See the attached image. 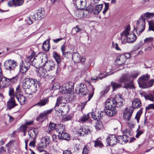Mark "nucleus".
<instances>
[{
    "label": "nucleus",
    "mask_w": 154,
    "mask_h": 154,
    "mask_svg": "<svg viewBox=\"0 0 154 154\" xmlns=\"http://www.w3.org/2000/svg\"><path fill=\"white\" fill-rule=\"evenodd\" d=\"M130 27L129 25L126 26L124 30L121 33V39L122 44H125L127 42L132 43L135 41L136 35L130 31Z\"/></svg>",
    "instance_id": "1"
},
{
    "label": "nucleus",
    "mask_w": 154,
    "mask_h": 154,
    "mask_svg": "<svg viewBox=\"0 0 154 154\" xmlns=\"http://www.w3.org/2000/svg\"><path fill=\"white\" fill-rule=\"evenodd\" d=\"M53 88L54 90L60 88V91L62 93L71 94L73 92L74 90V86L72 83H68L63 84L60 87L58 83H56L54 84Z\"/></svg>",
    "instance_id": "2"
},
{
    "label": "nucleus",
    "mask_w": 154,
    "mask_h": 154,
    "mask_svg": "<svg viewBox=\"0 0 154 154\" xmlns=\"http://www.w3.org/2000/svg\"><path fill=\"white\" fill-rule=\"evenodd\" d=\"M35 53L34 52H32L31 55L29 56L27 59L29 61L31 60V59L33 57H34L32 62V65L36 68H38L40 66H42L43 65L42 63L43 61L42 60L43 58L41 59V58L37 56H35Z\"/></svg>",
    "instance_id": "3"
},
{
    "label": "nucleus",
    "mask_w": 154,
    "mask_h": 154,
    "mask_svg": "<svg viewBox=\"0 0 154 154\" xmlns=\"http://www.w3.org/2000/svg\"><path fill=\"white\" fill-rule=\"evenodd\" d=\"M145 19L143 15H141L138 20L137 21L136 29L137 32L141 33L144 29Z\"/></svg>",
    "instance_id": "4"
},
{
    "label": "nucleus",
    "mask_w": 154,
    "mask_h": 154,
    "mask_svg": "<svg viewBox=\"0 0 154 154\" xmlns=\"http://www.w3.org/2000/svg\"><path fill=\"white\" fill-rule=\"evenodd\" d=\"M150 79V76L147 74L142 75L138 80V83L140 88H146V83Z\"/></svg>",
    "instance_id": "5"
},
{
    "label": "nucleus",
    "mask_w": 154,
    "mask_h": 154,
    "mask_svg": "<svg viewBox=\"0 0 154 154\" xmlns=\"http://www.w3.org/2000/svg\"><path fill=\"white\" fill-rule=\"evenodd\" d=\"M130 57V55L129 53H126L117 57L116 60V64L120 65L124 63L126 60Z\"/></svg>",
    "instance_id": "6"
},
{
    "label": "nucleus",
    "mask_w": 154,
    "mask_h": 154,
    "mask_svg": "<svg viewBox=\"0 0 154 154\" xmlns=\"http://www.w3.org/2000/svg\"><path fill=\"white\" fill-rule=\"evenodd\" d=\"M59 126L62 127L59 128L58 131V137L59 139L66 140L69 137L68 134L64 132L65 129V126L63 124H60Z\"/></svg>",
    "instance_id": "7"
},
{
    "label": "nucleus",
    "mask_w": 154,
    "mask_h": 154,
    "mask_svg": "<svg viewBox=\"0 0 154 154\" xmlns=\"http://www.w3.org/2000/svg\"><path fill=\"white\" fill-rule=\"evenodd\" d=\"M35 79H30L29 78H26L24 79L22 82V87L24 89L29 88L32 85V84L34 83V81Z\"/></svg>",
    "instance_id": "8"
},
{
    "label": "nucleus",
    "mask_w": 154,
    "mask_h": 154,
    "mask_svg": "<svg viewBox=\"0 0 154 154\" xmlns=\"http://www.w3.org/2000/svg\"><path fill=\"white\" fill-rule=\"evenodd\" d=\"M4 65L7 69L11 71L14 70L17 66V63L14 60H8L5 63Z\"/></svg>",
    "instance_id": "9"
},
{
    "label": "nucleus",
    "mask_w": 154,
    "mask_h": 154,
    "mask_svg": "<svg viewBox=\"0 0 154 154\" xmlns=\"http://www.w3.org/2000/svg\"><path fill=\"white\" fill-rule=\"evenodd\" d=\"M116 103L115 99L111 98L106 100L105 104V108L116 109Z\"/></svg>",
    "instance_id": "10"
},
{
    "label": "nucleus",
    "mask_w": 154,
    "mask_h": 154,
    "mask_svg": "<svg viewBox=\"0 0 154 154\" xmlns=\"http://www.w3.org/2000/svg\"><path fill=\"white\" fill-rule=\"evenodd\" d=\"M133 111L134 109L133 107L131 106L127 107L124 111L123 114L124 118L126 119H130Z\"/></svg>",
    "instance_id": "11"
},
{
    "label": "nucleus",
    "mask_w": 154,
    "mask_h": 154,
    "mask_svg": "<svg viewBox=\"0 0 154 154\" xmlns=\"http://www.w3.org/2000/svg\"><path fill=\"white\" fill-rule=\"evenodd\" d=\"M30 63L29 62L22 63L20 67V70L22 73H25L29 69Z\"/></svg>",
    "instance_id": "12"
},
{
    "label": "nucleus",
    "mask_w": 154,
    "mask_h": 154,
    "mask_svg": "<svg viewBox=\"0 0 154 154\" xmlns=\"http://www.w3.org/2000/svg\"><path fill=\"white\" fill-rule=\"evenodd\" d=\"M17 104L16 103L14 97H11L7 102V108L11 110L17 106Z\"/></svg>",
    "instance_id": "13"
},
{
    "label": "nucleus",
    "mask_w": 154,
    "mask_h": 154,
    "mask_svg": "<svg viewBox=\"0 0 154 154\" xmlns=\"http://www.w3.org/2000/svg\"><path fill=\"white\" fill-rule=\"evenodd\" d=\"M106 140L109 145L110 146H113L117 143V137L114 135H109L107 137Z\"/></svg>",
    "instance_id": "14"
},
{
    "label": "nucleus",
    "mask_w": 154,
    "mask_h": 154,
    "mask_svg": "<svg viewBox=\"0 0 154 154\" xmlns=\"http://www.w3.org/2000/svg\"><path fill=\"white\" fill-rule=\"evenodd\" d=\"M9 79L4 76H2L0 78V88L8 87L10 84Z\"/></svg>",
    "instance_id": "15"
},
{
    "label": "nucleus",
    "mask_w": 154,
    "mask_h": 154,
    "mask_svg": "<svg viewBox=\"0 0 154 154\" xmlns=\"http://www.w3.org/2000/svg\"><path fill=\"white\" fill-rule=\"evenodd\" d=\"M24 0H10L8 2L9 7H17L22 5L23 3Z\"/></svg>",
    "instance_id": "16"
},
{
    "label": "nucleus",
    "mask_w": 154,
    "mask_h": 154,
    "mask_svg": "<svg viewBox=\"0 0 154 154\" xmlns=\"http://www.w3.org/2000/svg\"><path fill=\"white\" fill-rule=\"evenodd\" d=\"M44 69L47 71H50L53 70L55 68V63L52 61H49L46 62L45 63L42 65Z\"/></svg>",
    "instance_id": "17"
},
{
    "label": "nucleus",
    "mask_w": 154,
    "mask_h": 154,
    "mask_svg": "<svg viewBox=\"0 0 154 154\" xmlns=\"http://www.w3.org/2000/svg\"><path fill=\"white\" fill-rule=\"evenodd\" d=\"M36 71L37 76L41 78H46L48 76L47 71L42 67L37 69Z\"/></svg>",
    "instance_id": "18"
},
{
    "label": "nucleus",
    "mask_w": 154,
    "mask_h": 154,
    "mask_svg": "<svg viewBox=\"0 0 154 154\" xmlns=\"http://www.w3.org/2000/svg\"><path fill=\"white\" fill-rule=\"evenodd\" d=\"M78 90L79 94L82 96L86 95L88 91L86 85L82 83L80 84Z\"/></svg>",
    "instance_id": "19"
},
{
    "label": "nucleus",
    "mask_w": 154,
    "mask_h": 154,
    "mask_svg": "<svg viewBox=\"0 0 154 154\" xmlns=\"http://www.w3.org/2000/svg\"><path fill=\"white\" fill-rule=\"evenodd\" d=\"M90 132V130L88 127H81L78 130V133L80 136H84Z\"/></svg>",
    "instance_id": "20"
},
{
    "label": "nucleus",
    "mask_w": 154,
    "mask_h": 154,
    "mask_svg": "<svg viewBox=\"0 0 154 154\" xmlns=\"http://www.w3.org/2000/svg\"><path fill=\"white\" fill-rule=\"evenodd\" d=\"M75 3L76 7L81 9H84L87 6L86 0H75Z\"/></svg>",
    "instance_id": "21"
},
{
    "label": "nucleus",
    "mask_w": 154,
    "mask_h": 154,
    "mask_svg": "<svg viewBox=\"0 0 154 154\" xmlns=\"http://www.w3.org/2000/svg\"><path fill=\"white\" fill-rule=\"evenodd\" d=\"M101 112L97 110L89 113L91 115V118L94 120L97 121L100 120L101 117Z\"/></svg>",
    "instance_id": "22"
},
{
    "label": "nucleus",
    "mask_w": 154,
    "mask_h": 154,
    "mask_svg": "<svg viewBox=\"0 0 154 154\" xmlns=\"http://www.w3.org/2000/svg\"><path fill=\"white\" fill-rule=\"evenodd\" d=\"M50 141L49 137H45L41 139V142L39 143V145L43 147H45L49 143Z\"/></svg>",
    "instance_id": "23"
},
{
    "label": "nucleus",
    "mask_w": 154,
    "mask_h": 154,
    "mask_svg": "<svg viewBox=\"0 0 154 154\" xmlns=\"http://www.w3.org/2000/svg\"><path fill=\"white\" fill-rule=\"evenodd\" d=\"M67 101L65 98L62 97H58L57 100V102L55 106L58 107L60 105H61L62 106H65V104L66 103Z\"/></svg>",
    "instance_id": "24"
},
{
    "label": "nucleus",
    "mask_w": 154,
    "mask_h": 154,
    "mask_svg": "<svg viewBox=\"0 0 154 154\" xmlns=\"http://www.w3.org/2000/svg\"><path fill=\"white\" fill-rule=\"evenodd\" d=\"M142 103L140 100L138 98L134 99L132 101V106L133 109L139 108L141 106Z\"/></svg>",
    "instance_id": "25"
},
{
    "label": "nucleus",
    "mask_w": 154,
    "mask_h": 154,
    "mask_svg": "<svg viewBox=\"0 0 154 154\" xmlns=\"http://www.w3.org/2000/svg\"><path fill=\"white\" fill-rule=\"evenodd\" d=\"M129 75L128 74H124L120 77L119 82L120 83H125L129 80Z\"/></svg>",
    "instance_id": "26"
},
{
    "label": "nucleus",
    "mask_w": 154,
    "mask_h": 154,
    "mask_svg": "<svg viewBox=\"0 0 154 154\" xmlns=\"http://www.w3.org/2000/svg\"><path fill=\"white\" fill-rule=\"evenodd\" d=\"M115 100L116 101V106L117 107H121L124 104L125 100L123 98L119 96L118 97L116 98Z\"/></svg>",
    "instance_id": "27"
},
{
    "label": "nucleus",
    "mask_w": 154,
    "mask_h": 154,
    "mask_svg": "<svg viewBox=\"0 0 154 154\" xmlns=\"http://www.w3.org/2000/svg\"><path fill=\"white\" fill-rule=\"evenodd\" d=\"M105 111L107 115L110 116H114L116 113V109L105 108Z\"/></svg>",
    "instance_id": "28"
},
{
    "label": "nucleus",
    "mask_w": 154,
    "mask_h": 154,
    "mask_svg": "<svg viewBox=\"0 0 154 154\" xmlns=\"http://www.w3.org/2000/svg\"><path fill=\"white\" fill-rule=\"evenodd\" d=\"M16 97L20 105H23L25 103V97L22 94H17Z\"/></svg>",
    "instance_id": "29"
},
{
    "label": "nucleus",
    "mask_w": 154,
    "mask_h": 154,
    "mask_svg": "<svg viewBox=\"0 0 154 154\" xmlns=\"http://www.w3.org/2000/svg\"><path fill=\"white\" fill-rule=\"evenodd\" d=\"M49 102V97L43 98L41 99L40 101L36 104L35 105L39 106H44L48 104Z\"/></svg>",
    "instance_id": "30"
},
{
    "label": "nucleus",
    "mask_w": 154,
    "mask_h": 154,
    "mask_svg": "<svg viewBox=\"0 0 154 154\" xmlns=\"http://www.w3.org/2000/svg\"><path fill=\"white\" fill-rule=\"evenodd\" d=\"M57 127L55 124L50 122L48 128V133H50L54 130L56 132L59 131V129L57 128Z\"/></svg>",
    "instance_id": "31"
},
{
    "label": "nucleus",
    "mask_w": 154,
    "mask_h": 154,
    "mask_svg": "<svg viewBox=\"0 0 154 154\" xmlns=\"http://www.w3.org/2000/svg\"><path fill=\"white\" fill-rule=\"evenodd\" d=\"M80 55L77 53H74L72 56V58L74 63H78L80 61Z\"/></svg>",
    "instance_id": "32"
},
{
    "label": "nucleus",
    "mask_w": 154,
    "mask_h": 154,
    "mask_svg": "<svg viewBox=\"0 0 154 154\" xmlns=\"http://www.w3.org/2000/svg\"><path fill=\"white\" fill-rule=\"evenodd\" d=\"M123 88L126 89H133L134 88L135 86L133 82L131 81L128 83L125 84Z\"/></svg>",
    "instance_id": "33"
},
{
    "label": "nucleus",
    "mask_w": 154,
    "mask_h": 154,
    "mask_svg": "<svg viewBox=\"0 0 154 154\" xmlns=\"http://www.w3.org/2000/svg\"><path fill=\"white\" fill-rule=\"evenodd\" d=\"M38 82L35 80V81H34V83L32 84V85L30 87V90L32 93H35L37 91V84Z\"/></svg>",
    "instance_id": "34"
},
{
    "label": "nucleus",
    "mask_w": 154,
    "mask_h": 154,
    "mask_svg": "<svg viewBox=\"0 0 154 154\" xmlns=\"http://www.w3.org/2000/svg\"><path fill=\"white\" fill-rule=\"evenodd\" d=\"M50 48V43L49 41H46L43 44L42 49L44 51H48Z\"/></svg>",
    "instance_id": "35"
},
{
    "label": "nucleus",
    "mask_w": 154,
    "mask_h": 154,
    "mask_svg": "<svg viewBox=\"0 0 154 154\" xmlns=\"http://www.w3.org/2000/svg\"><path fill=\"white\" fill-rule=\"evenodd\" d=\"M103 5L102 4L97 5L96 6L94 10L93 11V13L95 14H98L101 10Z\"/></svg>",
    "instance_id": "36"
},
{
    "label": "nucleus",
    "mask_w": 154,
    "mask_h": 154,
    "mask_svg": "<svg viewBox=\"0 0 154 154\" xmlns=\"http://www.w3.org/2000/svg\"><path fill=\"white\" fill-rule=\"evenodd\" d=\"M37 134L36 130L35 129H31L28 131V134L30 137L35 138L36 137Z\"/></svg>",
    "instance_id": "37"
},
{
    "label": "nucleus",
    "mask_w": 154,
    "mask_h": 154,
    "mask_svg": "<svg viewBox=\"0 0 154 154\" xmlns=\"http://www.w3.org/2000/svg\"><path fill=\"white\" fill-rule=\"evenodd\" d=\"M139 72L138 71H134L131 72L130 75H129V79L136 78L139 75Z\"/></svg>",
    "instance_id": "38"
},
{
    "label": "nucleus",
    "mask_w": 154,
    "mask_h": 154,
    "mask_svg": "<svg viewBox=\"0 0 154 154\" xmlns=\"http://www.w3.org/2000/svg\"><path fill=\"white\" fill-rule=\"evenodd\" d=\"M111 85L112 86L113 90L118 88H121L122 86L121 83H119L114 82H111Z\"/></svg>",
    "instance_id": "39"
},
{
    "label": "nucleus",
    "mask_w": 154,
    "mask_h": 154,
    "mask_svg": "<svg viewBox=\"0 0 154 154\" xmlns=\"http://www.w3.org/2000/svg\"><path fill=\"white\" fill-rule=\"evenodd\" d=\"M36 14L37 15V19L38 20H41L44 17V11H43L39 10H38Z\"/></svg>",
    "instance_id": "40"
},
{
    "label": "nucleus",
    "mask_w": 154,
    "mask_h": 154,
    "mask_svg": "<svg viewBox=\"0 0 154 154\" xmlns=\"http://www.w3.org/2000/svg\"><path fill=\"white\" fill-rule=\"evenodd\" d=\"M53 57L57 63H59L61 61V58L59 55L56 52H54L53 54Z\"/></svg>",
    "instance_id": "41"
},
{
    "label": "nucleus",
    "mask_w": 154,
    "mask_h": 154,
    "mask_svg": "<svg viewBox=\"0 0 154 154\" xmlns=\"http://www.w3.org/2000/svg\"><path fill=\"white\" fill-rule=\"evenodd\" d=\"M93 9V7L91 6H90L88 7L85 10H83V16L84 17L85 16L87 15L89 13H91Z\"/></svg>",
    "instance_id": "42"
},
{
    "label": "nucleus",
    "mask_w": 154,
    "mask_h": 154,
    "mask_svg": "<svg viewBox=\"0 0 154 154\" xmlns=\"http://www.w3.org/2000/svg\"><path fill=\"white\" fill-rule=\"evenodd\" d=\"M95 127L97 130H99L102 129L103 125L102 122L99 120L97 121L96 123Z\"/></svg>",
    "instance_id": "43"
},
{
    "label": "nucleus",
    "mask_w": 154,
    "mask_h": 154,
    "mask_svg": "<svg viewBox=\"0 0 154 154\" xmlns=\"http://www.w3.org/2000/svg\"><path fill=\"white\" fill-rule=\"evenodd\" d=\"M117 142L120 144H124L127 142V140H125L124 141L123 137L122 136H119L117 137Z\"/></svg>",
    "instance_id": "44"
},
{
    "label": "nucleus",
    "mask_w": 154,
    "mask_h": 154,
    "mask_svg": "<svg viewBox=\"0 0 154 154\" xmlns=\"http://www.w3.org/2000/svg\"><path fill=\"white\" fill-rule=\"evenodd\" d=\"M9 95L10 97H16V94L15 93L14 88L11 87L9 88Z\"/></svg>",
    "instance_id": "45"
},
{
    "label": "nucleus",
    "mask_w": 154,
    "mask_h": 154,
    "mask_svg": "<svg viewBox=\"0 0 154 154\" xmlns=\"http://www.w3.org/2000/svg\"><path fill=\"white\" fill-rule=\"evenodd\" d=\"M83 12L82 9L78 11V12H76V14L75 15L76 17L79 19L83 17H84L83 16Z\"/></svg>",
    "instance_id": "46"
},
{
    "label": "nucleus",
    "mask_w": 154,
    "mask_h": 154,
    "mask_svg": "<svg viewBox=\"0 0 154 154\" xmlns=\"http://www.w3.org/2000/svg\"><path fill=\"white\" fill-rule=\"evenodd\" d=\"M55 109L56 111L55 114L58 116H62L63 115V111L62 110L58 109V107L56 106H55Z\"/></svg>",
    "instance_id": "47"
},
{
    "label": "nucleus",
    "mask_w": 154,
    "mask_h": 154,
    "mask_svg": "<svg viewBox=\"0 0 154 154\" xmlns=\"http://www.w3.org/2000/svg\"><path fill=\"white\" fill-rule=\"evenodd\" d=\"M18 79V77L17 75L13 77L11 79H9L10 84H13L16 83Z\"/></svg>",
    "instance_id": "48"
},
{
    "label": "nucleus",
    "mask_w": 154,
    "mask_h": 154,
    "mask_svg": "<svg viewBox=\"0 0 154 154\" xmlns=\"http://www.w3.org/2000/svg\"><path fill=\"white\" fill-rule=\"evenodd\" d=\"M89 116L90 113H88L87 115H83L82 116L80 120L82 122H85L89 119Z\"/></svg>",
    "instance_id": "49"
},
{
    "label": "nucleus",
    "mask_w": 154,
    "mask_h": 154,
    "mask_svg": "<svg viewBox=\"0 0 154 154\" xmlns=\"http://www.w3.org/2000/svg\"><path fill=\"white\" fill-rule=\"evenodd\" d=\"M143 111L142 109H141L137 112L135 116V119H136L138 123L139 122V120L140 116Z\"/></svg>",
    "instance_id": "50"
},
{
    "label": "nucleus",
    "mask_w": 154,
    "mask_h": 154,
    "mask_svg": "<svg viewBox=\"0 0 154 154\" xmlns=\"http://www.w3.org/2000/svg\"><path fill=\"white\" fill-rule=\"evenodd\" d=\"M127 120V124L128 126L131 128H133L135 125L134 122L133 121H131L130 119Z\"/></svg>",
    "instance_id": "51"
},
{
    "label": "nucleus",
    "mask_w": 154,
    "mask_h": 154,
    "mask_svg": "<svg viewBox=\"0 0 154 154\" xmlns=\"http://www.w3.org/2000/svg\"><path fill=\"white\" fill-rule=\"evenodd\" d=\"M153 38L152 37L146 38L144 40V43L145 44H149L153 42Z\"/></svg>",
    "instance_id": "52"
},
{
    "label": "nucleus",
    "mask_w": 154,
    "mask_h": 154,
    "mask_svg": "<svg viewBox=\"0 0 154 154\" xmlns=\"http://www.w3.org/2000/svg\"><path fill=\"white\" fill-rule=\"evenodd\" d=\"M94 146L96 147L99 146V147H102L103 145L102 142L99 140V139H97L95 141Z\"/></svg>",
    "instance_id": "53"
},
{
    "label": "nucleus",
    "mask_w": 154,
    "mask_h": 154,
    "mask_svg": "<svg viewBox=\"0 0 154 154\" xmlns=\"http://www.w3.org/2000/svg\"><path fill=\"white\" fill-rule=\"evenodd\" d=\"M82 29L79 28L78 26L74 27L73 28L72 30V33L73 34H75V33L81 31Z\"/></svg>",
    "instance_id": "54"
},
{
    "label": "nucleus",
    "mask_w": 154,
    "mask_h": 154,
    "mask_svg": "<svg viewBox=\"0 0 154 154\" xmlns=\"http://www.w3.org/2000/svg\"><path fill=\"white\" fill-rule=\"evenodd\" d=\"M142 15L143 16L144 18V17L151 18L153 17L154 16V13H150L149 12H146L143 15Z\"/></svg>",
    "instance_id": "55"
},
{
    "label": "nucleus",
    "mask_w": 154,
    "mask_h": 154,
    "mask_svg": "<svg viewBox=\"0 0 154 154\" xmlns=\"http://www.w3.org/2000/svg\"><path fill=\"white\" fill-rule=\"evenodd\" d=\"M149 30L154 31V22L152 20L150 21L149 22Z\"/></svg>",
    "instance_id": "56"
},
{
    "label": "nucleus",
    "mask_w": 154,
    "mask_h": 154,
    "mask_svg": "<svg viewBox=\"0 0 154 154\" xmlns=\"http://www.w3.org/2000/svg\"><path fill=\"white\" fill-rule=\"evenodd\" d=\"M27 128V127L26 125H22L19 128L18 130L20 131H26Z\"/></svg>",
    "instance_id": "57"
},
{
    "label": "nucleus",
    "mask_w": 154,
    "mask_h": 154,
    "mask_svg": "<svg viewBox=\"0 0 154 154\" xmlns=\"http://www.w3.org/2000/svg\"><path fill=\"white\" fill-rule=\"evenodd\" d=\"M154 83V79H152L150 80L148 82L146 83V88H148L151 87Z\"/></svg>",
    "instance_id": "58"
},
{
    "label": "nucleus",
    "mask_w": 154,
    "mask_h": 154,
    "mask_svg": "<svg viewBox=\"0 0 154 154\" xmlns=\"http://www.w3.org/2000/svg\"><path fill=\"white\" fill-rule=\"evenodd\" d=\"M107 76V75H104L103 77H99L98 76L97 77H94L93 78H91V80L92 82H93L94 81H95L94 82H95L96 81L98 80L99 79H102L103 78L106 77Z\"/></svg>",
    "instance_id": "59"
},
{
    "label": "nucleus",
    "mask_w": 154,
    "mask_h": 154,
    "mask_svg": "<svg viewBox=\"0 0 154 154\" xmlns=\"http://www.w3.org/2000/svg\"><path fill=\"white\" fill-rule=\"evenodd\" d=\"M109 8V4L108 3H105V8H104L103 13L104 14H105L106 12L108 10Z\"/></svg>",
    "instance_id": "60"
},
{
    "label": "nucleus",
    "mask_w": 154,
    "mask_h": 154,
    "mask_svg": "<svg viewBox=\"0 0 154 154\" xmlns=\"http://www.w3.org/2000/svg\"><path fill=\"white\" fill-rule=\"evenodd\" d=\"M146 110L150 109L154 110V104H151L148 105V106L146 107Z\"/></svg>",
    "instance_id": "61"
},
{
    "label": "nucleus",
    "mask_w": 154,
    "mask_h": 154,
    "mask_svg": "<svg viewBox=\"0 0 154 154\" xmlns=\"http://www.w3.org/2000/svg\"><path fill=\"white\" fill-rule=\"evenodd\" d=\"M26 21L27 23L29 25L32 24L33 22V20L31 18V17H28L26 18Z\"/></svg>",
    "instance_id": "62"
},
{
    "label": "nucleus",
    "mask_w": 154,
    "mask_h": 154,
    "mask_svg": "<svg viewBox=\"0 0 154 154\" xmlns=\"http://www.w3.org/2000/svg\"><path fill=\"white\" fill-rule=\"evenodd\" d=\"M88 151L89 148L86 146H85L83 149L82 154H88Z\"/></svg>",
    "instance_id": "63"
},
{
    "label": "nucleus",
    "mask_w": 154,
    "mask_h": 154,
    "mask_svg": "<svg viewBox=\"0 0 154 154\" xmlns=\"http://www.w3.org/2000/svg\"><path fill=\"white\" fill-rule=\"evenodd\" d=\"M63 55L66 58H69L72 55L69 52H67L63 53Z\"/></svg>",
    "instance_id": "64"
}]
</instances>
